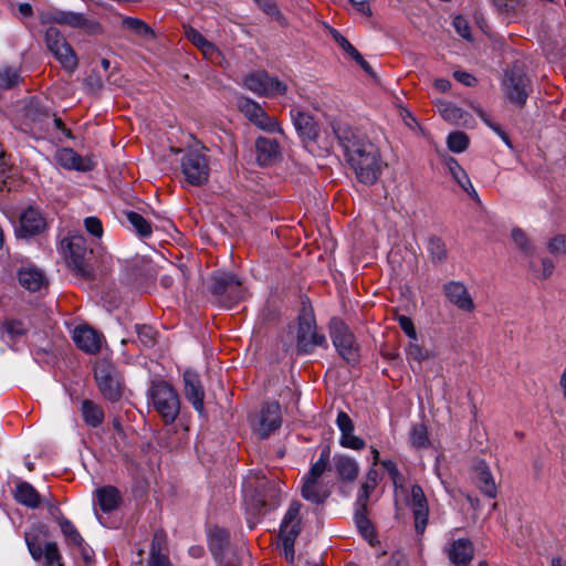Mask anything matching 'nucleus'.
I'll return each mask as SVG.
<instances>
[{"label": "nucleus", "instance_id": "obj_1", "mask_svg": "<svg viewBox=\"0 0 566 566\" xmlns=\"http://www.w3.org/2000/svg\"><path fill=\"white\" fill-rule=\"evenodd\" d=\"M334 132L358 181L368 186L376 184L386 167L379 148L356 128L339 125Z\"/></svg>", "mask_w": 566, "mask_h": 566}, {"label": "nucleus", "instance_id": "obj_2", "mask_svg": "<svg viewBox=\"0 0 566 566\" xmlns=\"http://www.w3.org/2000/svg\"><path fill=\"white\" fill-rule=\"evenodd\" d=\"M209 291L223 307L230 308L244 297L240 280L227 272H217L211 276Z\"/></svg>", "mask_w": 566, "mask_h": 566}, {"label": "nucleus", "instance_id": "obj_3", "mask_svg": "<svg viewBox=\"0 0 566 566\" xmlns=\"http://www.w3.org/2000/svg\"><path fill=\"white\" fill-rule=\"evenodd\" d=\"M149 396L155 410L166 423H172L179 415L180 401L176 390L166 381L153 382Z\"/></svg>", "mask_w": 566, "mask_h": 566}, {"label": "nucleus", "instance_id": "obj_4", "mask_svg": "<svg viewBox=\"0 0 566 566\" xmlns=\"http://www.w3.org/2000/svg\"><path fill=\"white\" fill-rule=\"evenodd\" d=\"M94 378L102 396L112 401H118L123 395V384L116 367L108 360L102 359L95 364Z\"/></svg>", "mask_w": 566, "mask_h": 566}, {"label": "nucleus", "instance_id": "obj_5", "mask_svg": "<svg viewBox=\"0 0 566 566\" xmlns=\"http://www.w3.org/2000/svg\"><path fill=\"white\" fill-rule=\"evenodd\" d=\"M326 337L317 332L312 311L303 310L298 316L296 329V348L300 354H310L317 346H326Z\"/></svg>", "mask_w": 566, "mask_h": 566}, {"label": "nucleus", "instance_id": "obj_6", "mask_svg": "<svg viewBox=\"0 0 566 566\" xmlns=\"http://www.w3.org/2000/svg\"><path fill=\"white\" fill-rule=\"evenodd\" d=\"M329 334L342 358L348 364H356L359 358V347L348 326L342 319L334 317L329 324Z\"/></svg>", "mask_w": 566, "mask_h": 566}, {"label": "nucleus", "instance_id": "obj_7", "mask_svg": "<svg viewBox=\"0 0 566 566\" xmlns=\"http://www.w3.org/2000/svg\"><path fill=\"white\" fill-rule=\"evenodd\" d=\"M181 172L186 181L195 187L206 185L210 176L209 158L200 149L188 150L181 159Z\"/></svg>", "mask_w": 566, "mask_h": 566}, {"label": "nucleus", "instance_id": "obj_8", "mask_svg": "<svg viewBox=\"0 0 566 566\" xmlns=\"http://www.w3.org/2000/svg\"><path fill=\"white\" fill-rule=\"evenodd\" d=\"M302 504L297 501L291 503L280 528V538L284 556L289 562L294 559V544L301 532V520L298 517Z\"/></svg>", "mask_w": 566, "mask_h": 566}, {"label": "nucleus", "instance_id": "obj_9", "mask_svg": "<svg viewBox=\"0 0 566 566\" xmlns=\"http://www.w3.org/2000/svg\"><path fill=\"white\" fill-rule=\"evenodd\" d=\"M44 40L49 51L65 70L72 72L77 67L78 62L74 51L57 28H48Z\"/></svg>", "mask_w": 566, "mask_h": 566}, {"label": "nucleus", "instance_id": "obj_10", "mask_svg": "<svg viewBox=\"0 0 566 566\" xmlns=\"http://www.w3.org/2000/svg\"><path fill=\"white\" fill-rule=\"evenodd\" d=\"M65 254L69 268L80 277L88 281L94 277L93 270L86 262L87 250L85 239L82 235H74L66 243Z\"/></svg>", "mask_w": 566, "mask_h": 566}, {"label": "nucleus", "instance_id": "obj_11", "mask_svg": "<svg viewBox=\"0 0 566 566\" xmlns=\"http://www.w3.org/2000/svg\"><path fill=\"white\" fill-rule=\"evenodd\" d=\"M252 429L261 439H266L282 424L280 403L276 401L265 402L260 412L251 422Z\"/></svg>", "mask_w": 566, "mask_h": 566}, {"label": "nucleus", "instance_id": "obj_12", "mask_svg": "<svg viewBox=\"0 0 566 566\" xmlns=\"http://www.w3.org/2000/svg\"><path fill=\"white\" fill-rule=\"evenodd\" d=\"M504 86L509 99L517 106H524L532 92L528 76L517 66L512 67L505 76Z\"/></svg>", "mask_w": 566, "mask_h": 566}, {"label": "nucleus", "instance_id": "obj_13", "mask_svg": "<svg viewBox=\"0 0 566 566\" xmlns=\"http://www.w3.org/2000/svg\"><path fill=\"white\" fill-rule=\"evenodd\" d=\"M44 22H54L62 25H67L76 29H84L90 33L101 32V25L98 22L86 19L83 14L56 10L43 18Z\"/></svg>", "mask_w": 566, "mask_h": 566}, {"label": "nucleus", "instance_id": "obj_14", "mask_svg": "<svg viewBox=\"0 0 566 566\" xmlns=\"http://www.w3.org/2000/svg\"><path fill=\"white\" fill-rule=\"evenodd\" d=\"M407 503L412 507L416 532L418 534H422L428 524L429 507L427 497L420 485H412L410 497L407 500Z\"/></svg>", "mask_w": 566, "mask_h": 566}, {"label": "nucleus", "instance_id": "obj_15", "mask_svg": "<svg viewBox=\"0 0 566 566\" xmlns=\"http://www.w3.org/2000/svg\"><path fill=\"white\" fill-rule=\"evenodd\" d=\"M443 293L447 300L464 312H473L475 308L473 298L468 292L467 286L459 281H450L443 285Z\"/></svg>", "mask_w": 566, "mask_h": 566}, {"label": "nucleus", "instance_id": "obj_16", "mask_svg": "<svg viewBox=\"0 0 566 566\" xmlns=\"http://www.w3.org/2000/svg\"><path fill=\"white\" fill-rule=\"evenodd\" d=\"M73 340L87 354H96L102 347V335L90 326H77L73 332Z\"/></svg>", "mask_w": 566, "mask_h": 566}, {"label": "nucleus", "instance_id": "obj_17", "mask_svg": "<svg viewBox=\"0 0 566 566\" xmlns=\"http://www.w3.org/2000/svg\"><path fill=\"white\" fill-rule=\"evenodd\" d=\"M46 227L44 218L39 210L29 207L20 216V228L18 233L20 237H33L40 234Z\"/></svg>", "mask_w": 566, "mask_h": 566}, {"label": "nucleus", "instance_id": "obj_18", "mask_svg": "<svg viewBox=\"0 0 566 566\" xmlns=\"http://www.w3.org/2000/svg\"><path fill=\"white\" fill-rule=\"evenodd\" d=\"M336 423L342 432V447L353 450H361L365 448V441L354 434V422L345 411L338 412Z\"/></svg>", "mask_w": 566, "mask_h": 566}, {"label": "nucleus", "instance_id": "obj_19", "mask_svg": "<svg viewBox=\"0 0 566 566\" xmlns=\"http://www.w3.org/2000/svg\"><path fill=\"white\" fill-rule=\"evenodd\" d=\"M293 125L303 140H315L318 136V126L314 117L304 111L291 112Z\"/></svg>", "mask_w": 566, "mask_h": 566}, {"label": "nucleus", "instance_id": "obj_20", "mask_svg": "<svg viewBox=\"0 0 566 566\" xmlns=\"http://www.w3.org/2000/svg\"><path fill=\"white\" fill-rule=\"evenodd\" d=\"M184 382L186 398L192 403L193 408L199 413H202L205 409V390L199 380V376L191 370H186L184 373Z\"/></svg>", "mask_w": 566, "mask_h": 566}, {"label": "nucleus", "instance_id": "obj_21", "mask_svg": "<svg viewBox=\"0 0 566 566\" xmlns=\"http://www.w3.org/2000/svg\"><path fill=\"white\" fill-rule=\"evenodd\" d=\"M56 163L66 168L75 169L78 171H90L94 168V163L88 157H82L75 153L72 148H62L56 151Z\"/></svg>", "mask_w": 566, "mask_h": 566}, {"label": "nucleus", "instance_id": "obj_22", "mask_svg": "<svg viewBox=\"0 0 566 566\" xmlns=\"http://www.w3.org/2000/svg\"><path fill=\"white\" fill-rule=\"evenodd\" d=\"M474 483L478 489L486 496L494 499L497 494V488L490 468L484 461H479L474 467Z\"/></svg>", "mask_w": 566, "mask_h": 566}, {"label": "nucleus", "instance_id": "obj_23", "mask_svg": "<svg viewBox=\"0 0 566 566\" xmlns=\"http://www.w3.org/2000/svg\"><path fill=\"white\" fill-rule=\"evenodd\" d=\"M256 161L260 166H269L280 156V147L276 140L259 137L255 140Z\"/></svg>", "mask_w": 566, "mask_h": 566}, {"label": "nucleus", "instance_id": "obj_24", "mask_svg": "<svg viewBox=\"0 0 566 566\" xmlns=\"http://www.w3.org/2000/svg\"><path fill=\"white\" fill-rule=\"evenodd\" d=\"M473 544L467 538L453 541L448 549L449 559L457 566H467L473 558Z\"/></svg>", "mask_w": 566, "mask_h": 566}, {"label": "nucleus", "instance_id": "obj_25", "mask_svg": "<svg viewBox=\"0 0 566 566\" xmlns=\"http://www.w3.org/2000/svg\"><path fill=\"white\" fill-rule=\"evenodd\" d=\"M334 467L338 479L343 482L353 483L359 474V465L356 460L345 454L334 457Z\"/></svg>", "mask_w": 566, "mask_h": 566}, {"label": "nucleus", "instance_id": "obj_26", "mask_svg": "<svg viewBox=\"0 0 566 566\" xmlns=\"http://www.w3.org/2000/svg\"><path fill=\"white\" fill-rule=\"evenodd\" d=\"M447 167L452 175L453 179L459 184V186L475 201H479V196L473 185L470 181L464 169L459 165V163L453 158L449 157L446 161Z\"/></svg>", "mask_w": 566, "mask_h": 566}, {"label": "nucleus", "instance_id": "obj_27", "mask_svg": "<svg viewBox=\"0 0 566 566\" xmlns=\"http://www.w3.org/2000/svg\"><path fill=\"white\" fill-rule=\"evenodd\" d=\"M81 413L84 422L92 428L101 426L105 418L103 408L91 399L82 400Z\"/></svg>", "mask_w": 566, "mask_h": 566}, {"label": "nucleus", "instance_id": "obj_28", "mask_svg": "<svg viewBox=\"0 0 566 566\" xmlns=\"http://www.w3.org/2000/svg\"><path fill=\"white\" fill-rule=\"evenodd\" d=\"M99 507L103 512L116 510L122 501L119 491L115 486H103L96 490Z\"/></svg>", "mask_w": 566, "mask_h": 566}, {"label": "nucleus", "instance_id": "obj_29", "mask_svg": "<svg viewBox=\"0 0 566 566\" xmlns=\"http://www.w3.org/2000/svg\"><path fill=\"white\" fill-rule=\"evenodd\" d=\"M15 500L28 507L35 509L41 503L39 492L28 482H20L14 491Z\"/></svg>", "mask_w": 566, "mask_h": 566}, {"label": "nucleus", "instance_id": "obj_30", "mask_svg": "<svg viewBox=\"0 0 566 566\" xmlns=\"http://www.w3.org/2000/svg\"><path fill=\"white\" fill-rule=\"evenodd\" d=\"M229 545V533L220 527L209 531V548L216 558H221Z\"/></svg>", "mask_w": 566, "mask_h": 566}, {"label": "nucleus", "instance_id": "obj_31", "mask_svg": "<svg viewBox=\"0 0 566 566\" xmlns=\"http://www.w3.org/2000/svg\"><path fill=\"white\" fill-rule=\"evenodd\" d=\"M306 479H304L301 494L303 499L310 501L315 504H323L331 495V491L328 488L324 486L319 480H314L310 485V490L306 492Z\"/></svg>", "mask_w": 566, "mask_h": 566}, {"label": "nucleus", "instance_id": "obj_32", "mask_svg": "<svg viewBox=\"0 0 566 566\" xmlns=\"http://www.w3.org/2000/svg\"><path fill=\"white\" fill-rule=\"evenodd\" d=\"M269 74L265 71H256L248 74L244 78V86L260 96H269Z\"/></svg>", "mask_w": 566, "mask_h": 566}, {"label": "nucleus", "instance_id": "obj_33", "mask_svg": "<svg viewBox=\"0 0 566 566\" xmlns=\"http://www.w3.org/2000/svg\"><path fill=\"white\" fill-rule=\"evenodd\" d=\"M329 457H331V449L328 446H326L319 455V459L312 464L310 471L304 476L306 479V489L307 492L310 490V485L313 483L314 480H319V478L323 475V473L326 471L328 463H329Z\"/></svg>", "mask_w": 566, "mask_h": 566}, {"label": "nucleus", "instance_id": "obj_34", "mask_svg": "<svg viewBox=\"0 0 566 566\" xmlns=\"http://www.w3.org/2000/svg\"><path fill=\"white\" fill-rule=\"evenodd\" d=\"M19 282L27 290L36 292L44 284V276L36 269H24L19 272Z\"/></svg>", "mask_w": 566, "mask_h": 566}, {"label": "nucleus", "instance_id": "obj_35", "mask_svg": "<svg viewBox=\"0 0 566 566\" xmlns=\"http://www.w3.org/2000/svg\"><path fill=\"white\" fill-rule=\"evenodd\" d=\"M24 116L32 123L43 124L50 119L51 115L49 109L42 106L38 99L31 98L24 107Z\"/></svg>", "mask_w": 566, "mask_h": 566}, {"label": "nucleus", "instance_id": "obj_36", "mask_svg": "<svg viewBox=\"0 0 566 566\" xmlns=\"http://www.w3.org/2000/svg\"><path fill=\"white\" fill-rule=\"evenodd\" d=\"M123 27L133 31L136 35L145 40H155V31L143 20L127 17L123 20Z\"/></svg>", "mask_w": 566, "mask_h": 566}, {"label": "nucleus", "instance_id": "obj_37", "mask_svg": "<svg viewBox=\"0 0 566 566\" xmlns=\"http://www.w3.org/2000/svg\"><path fill=\"white\" fill-rule=\"evenodd\" d=\"M57 523L61 527V532L64 535L66 542L74 546H82L83 537L76 530V527L72 524L71 521L65 518L64 516L57 517Z\"/></svg>", "mask_w": 566, "mask_h": 566}, {"label": "nucleus", "instance_id": "obj_38", "mask_svg": "<svg viewBox=\"0 0 566 566\" xmlns=\"http://www.w3.org/2000/svg\"><path fill=\"white\" fill-rule=\"evenodd\" d=\"M428 251L433 263H443L448 256L446 243L438 237H431L428 243Z\"/></svg>", "mask_w": 566, "mask_h": 566}, {"label": "nucleus", "instance_id": "obj_39", "mask_svg": "<svg viewBox=\"0 0 566 566\" xmlns=\"http://www.w3.org/2000/svg\"><path fill=\"white\" fill-rule=\"evenodd\" d=\"M126 218L140 237H148L151 234V226L142 214L135 211H127Z\"/></svg>", "mask_w": 566, "mask_h": 566}, {"label": "nucleus", "instance_id": "obj_40", "mask_svg": "<svg viewBox=\"0 0 566 566\" xmlns=\"http://www.w3.org/2000/svg\"><path fill=\"white\" fill-rule=\"evenodd\" d=\"M355 522L359 533L364 536V538L371 542L375 537V530L368 518V511H356Z\"/></svg>", "mask_w": 566, "mask_h": 566}, {"label": "nucleus", "instance_id": "obj_41", "mask_svg": "<svg viewBox=\"0 0 566 566\" xmlns=\"http://www.w3.org/2000/svg\"><path fill=\"white\" fill-rule=\"evenodd\" d=\"M448 147L453 153H462L469 146V137L463 132H453L448 136Z\"/></svg>", "mask_w": 566, "mask_h": 566}, {"label": "nucleus", "instance_id": "obj_42", "mask_svg": "<svg viewBox=\"0 0 566 566\" xmlns=\"http://www.w3.org/2000/svg\"><path fill=\"white\" fill-rule=\"evenodd\" d=\"M438 109L446 120L453 124H458L463 116L462 109L452 103H440L438 105Z\"/></svg>", "mask_w": 566, "mask_h": 566}, {"label": "nucleus", "instance_id": "obj_43", "mask_svg": "<svg viewBox=\"0 0 566 566\" xmlns=\"http://www.w3.org/2000/svg\"><path fill=\"white\" fill-rule=\"evenodd\" d=\"M410 440L413 447L423 448L429 443L428 431L423 423H417L410 432Z\"/></svg>", "mask_w": 566, "mask_h": 566}, {"label": "nucleus", "instance_id": "obj_44", "mask_svg": "<svg viewBox=\"0 0 566 566\" xmlns=\"http://www.w3.org/2000/svg\"><path fill=\"white\" fill-rule=\"evenodd\" d=\"M2 333H6L10 339H15L25 334L27 329L21 321L8 319L1 325Z\"/></svg>", "mask_w": 566, "mask_h": 566}, {"label": "nucleus", "instance_id": "obj_45", "mask_svg": "<svg viewBox=\"0 0 566 566\" xmlns=\"http://www.w3.org/2000/svg\"><path fill=\"white\" fill-rule=\"evenodd\" d=\"M42 557H44L45 564L48 566H53L55 564L57 566H62V564H61V555H60L57 545L54 542H49V543L45 544V548H44Z\"/></svg>", "mask_w": 566, "mask_h": 566}, {"label": "nucleus", "instance_id": "obj_46", "mask_svg": "<svg viewBox=\"0 0 566 566\" xmlns=\"http://www.w3.org/2000/svg\"><path fill=\"white\" fill-rule=\"evenodd\" d=\"M166 545H167L166 534L163 531H157L154 534V537L151 541L149 557L164 556L165 554L163 553V551L166 548Z\"/></svg>", "mask_w": 566, "mask_h": 566}, {"label": "nucleus", "instance_id": "obj_47", "mask_svg": "<svg viewBox=\"0 0 566 566\" xmlns=\"http://www.w3.org/2000/svg\"><path fill=\"white\" fill-rule=\"evenodd\" d=\"M137 337L140 344L150 347L156 343V332L151 326H137Z\"/></svg>", "mask_w": 566, "mask_h": 566}, {"label": "nucleus", "instance_id": "obj_48", "mask_svg": "<svg viewBox=\"0 0 566 566\" xmlns=\"http://www.w3.org/2000/svg\"><path fill=\"white\" fill-rule=\"evenodd\" d=\"M20 81L19 73L13 69H6L0 72V88L9 90L15 86Z\"/></svg>", "mask_w": 566, "mask_h": 566}, {"label": "nucleus", "instance_id": "obj_49", "mask_svg": "<svg viewBox=\"0 0 566 566\" xmlns=\"http://www.w3.org/2000/svg\"><path fill=\"white\" fill-rule=\"evenodd\" d=\"M549 253L554 255L566 254V235L557 234L553 237L547 244Z\"/></svg>", "mask_w": 566, "mask_h": 566}, {"label": "nucleus", "instance_id": "obj_50", "mask_svg": "<svg viewBox=\"0 0 566 566\" xmlns=\"http://www.w3.org/2000/svg\"><path fill=\"white\" fill-rule=\"evenodd\" d=\"M407 355L409 358L417 360V361H422V360L429 359L431 357L429 352L426 350L422 346H420L417 343V340L410 342L408 349H407Z\"/></svg>", "mask_w": 566, "mask_h": 566}, {"label": "nucleus", "instance_id": "obj_51", "mask_svg": "<svg viewBox=\"0 0 566 566\" xmlns=\"http://www.w3.org/2000/svg\"><path fill=\"white\" fill-rule=\"evenodd\" d=\"M255 126L269 133L277 132L282 135L284 134V130L280 127L279 122L274 117H270L266 113Z\"/></svg>", "mask_w": 566, "mask_h": 566}, {"label": "nucleus", "instance_id": "obj_52", "mask_svg": "<svg viewBox=\"0 0 566 566\" xmlns=\"http://www.w3.org/2000/svg\"><path fill=\"white\" fill-rule=\"evenodd\" d=\"M30 554L35 560H40L43 556V549L38 543V536L32 533H25L24 535Z\"/></svg>", "mask_w": 566, "mask_h": 566}, {"label": "nucleus", "instance_id": "obj_53", "mask_svg": "<svg viewBox=\"0 0 566 566\" xmlns=\"http://www.w3.org/2000/svg\"><path fill=\"white\" fill-rule=\"evenodd\" d=\"M240 111L249 118H253V116L262 109V107L250 98H242L239 101Z\"/></svg>", "mask_w": 566, "mask_h": 566}, {"label": "nucleus", "instance_id": "obj_54", "mask_svg": "<svg viewBox=\"0 0 566 566\" xmlns=\"http://www.w3.org/2000/svg\"><path fill=\"white\" fill-rule=\"evenodd\" d=\"M397 321L399 323L400 328L405 332V334L410 339L417 340V331L411 318L405 315H398Z\"/></svg>", "mask_w": 566, "mask_h": 566}, {"label": "nucleus", "instance_id": "obj_55", "mask_svg": "<svg viewBox=\"0 0 566 566\" xmlns=\"http://www.w3.org/2000/svg\"><path fill=\"white\" fill-rule=\"evenodd\" d=\"M512 239L521 250L525 252H528L531 250L528 238L522 229L514 228L512 230Z\"/></svg>", "mask_w": 566, "mask_h": 566}, {"label": "nucleus", "instance_id": "obj_56", "mask_svg": "<svg viewBox=\"0 0 566 566\" xmlns=\"http://www.w3.org/2000/svg\"><path fill=\"white\" fill-rule=\"evenodd\" d=\"M185 35L198 49L205 46V43L208 41L198 30L191 27L186 28Z\"/></svg>", "mask_w": 566, "mask_h": 566}, {"label": "nucleus", "instance_id": "obj_57", "mask_svg": "<svg viewBox=\"0 0 566 566\" xmlns=\"http://www.w3.org/2000/svg\"><path fill=\"white\" fill-rule=\"evenodd\" d=\"M329 34L334 41L349 55L354 50V45L336 29L331 28Z\"/></svg>", "mask_w": 566, "mask_h": 566}, {"label": "nucleus", "instance_id": "obj_58", "mask_svg": "<svg viewBox=\"0 0 566 566\" xmlns=\"http://www.w3.org/2000/svg\"><path fill=\"white\" fill-rule=\"evenodd\" d=\"M268 88H269V96H272L274 94L284 95L287 91V85L280 81L277 77H272L269 75V82H268Z\"/></svg>", "mask_w": 566, "mask_h": 566}, {"label": "nucleus", "instance_id": "obj_59", "mask_svg": "<svg viewBox=\"0 0 566 566\" xmlns=\"http://www.w3.org/2000/svg\"><path fill=\"white\" fill-rule=\"evenodd\" d=\"M85 228L87 232H90L92 235L101 238L103 234V227L102 222L98 218L95 217H88L84 221Z\"/></svg>", "mask_w": 566, "mask_h": 566}, {"label": "nucleus", "instance_id": "obj_60", "mask_svg": "<svg viewBox=\"0 0 566 566\" xmlns=\"http://www.w3.org/2000/svg\"><path fill=\"white\" fill-rule=\"evenodd\" d=\"M496 9L501 13H510L515 11L520 4V0H492Z\"/></svg>", "mask_w": 566, "mask_h": 566}, {"label": "nucleus", "instance_id": "obj_61", "mask_svg": "<svg viewBox=\"0 0 566 566\" xmlns=\"http://www.w3.org/2000/svg\"><path fill=\"white\" fill-rule=\"evenodd\" d=\"M453 25L457 32L464 39H470V27L465 19L462 17H457L453 21Z\"/></svg>", "mask_w": 566, "mask_h": 566}, {"label": "nucleus", "instance_id": "obj_62", "mask_svg": "<svg viewBox=\"0 0 566 566\" xmlns=\"http://www.w3.org/2000/svg\"><path fill=\"white\" fill-rule=\"evenodd\" d=\"M554 269H555L554 262L548 258H544V259H542V270H541V273L538 274V276L543 280H546L553 274Z\"/></svg>", "mask_w": 566, "mask_h": 566}, {"label": "nucleus", "instance_id": "obj_63", "mask_svg": "<svg viewBox=\"0 0 566 566\" xmlns=\"http://www.w3.org/2000/svg\"><path fill=\"white\" fill-rule=\"evenodd\" d=\"M453 75L460 83H462L467 86H473L476 82V78L467 72L457 71V72H454Z\"/></svg>", "mask_w": 566, "mask_h": 566}, {"label": "nucleus", "instance_id": "obj_64", "mask_svg": "<svg viewBox=\"0 0 566 566\" xmlns=\"http://www.w3.org/2000/svg\"><path fill=\"white\" fill-rule=\"evenodd\" d=\"M148 566H172V565H171L168 556L164 555V556L149 557Z\"/></svg>", "mask_w": 566, "mask_h": 566}]
</instances>
